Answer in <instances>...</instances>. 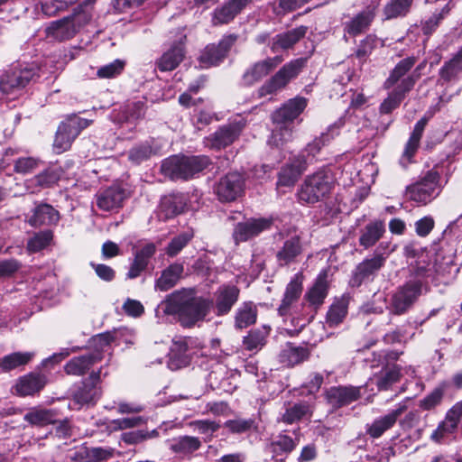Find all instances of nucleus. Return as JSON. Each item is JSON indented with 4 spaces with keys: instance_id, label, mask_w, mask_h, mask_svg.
<instances>
[{
    "instance_id": "f257e3e1",
    "label": "nucleus",
    "mask_w": 462,
    "mask_h": 462,
    "mask_svg": "<svg viewBox=\"0 0 462 462\" xmlns=\"http://www.w3.org/2000/svg\"><path fill=\"white\" fill-rule=\"evenodd\" d=\"M213 300L198 295L195 289L182 288L168 294L157 306L155 312L176 316L184 328L194 327L209 314Z\"/></svg>"
},
{
    "instance_id": "f03ea898",
    "label": "nucleus",
    "mask_w": 462,
    "mask_h": 462,
    "mask_svg": "<svg viewBox=\"0 0 462 462\" xmlns=\"http://www.w3.org/2000/svg\"><path fill=\"white\" fill-rule=\"evenodd\" d=\"M432 275L430 268L418 265L411 278L393 294L390 311L396 315L405 313L422 292L428 290V279Z\"/></svg>"
},
{
    "instance_id": "7ed1b4c3",
    "label": "nucleus",
    "mask_w": 462,
    "mask_h": 462,
    "mask_svg": "<svg viewBox=\"0 0 462 462\" xmlns=\"http://www.w3.org/2000/svg\"><path fill=\"white\" fill-rule=\"evenodd\" d=\"M307 106V99L297 97L290 99L280 109L273 114L275 128L268 140L270 145L279 147L291 139V124Z\"/></svg>"
},
{
    "instance_id": "20e7f679",
    "label": "nucleus",
    "mask_w": 462,
    "mask_h": 462,
    "mask_svg": "<svg viewBox=\"0 0 462 462\" xmlns=\"http://www.w3.org/2000/svg\"><path fill=\"white\" fill-rule=\"evenodd\" d=\"M416 59L408 57L400 60L391 72L389 78L384 82L385 88L394 87L388 97L383 100L380 106V111L383 114H389L399 106L401 102L412 88L411 79H402V77L414 66Z\"/></svg>"
},
{
    "instance_id": "39448f33",
    "label": "nucleus",
    "mask_w": 462,
    "mask_h": 462,
    "mask_svg": "<svg viewBox=\"0 0 462 462\" xmlns=\"http://www.w3.org/2000/svg\"><path fill=\"white\" fill-rule=\"evenodd\" d=\"M209 164L207 156L173 155L165 159L162 172L171 180H189L201 172Z\"/></svg>"
},
{
    "instance_id": "423d86ee",
    "label": "nucleus",
    "mask_w": 462,
    "mask_h": 462,
    "mask_svg": "<svg viewBox=\"0 0 462 462\" xmlns=\"http://www.w3.org/2000/svg\"><path fill=\"white\" fill-rule=\"evenodd\" d=\"M91 15L84 11H75L72 14L62 19L53 21L46 28L49 38L63 42L73 38L79 29L87 24Z\"/></svg>"
},
{
    "instance_id": "0eeeda50",
    "label": "nucleus",
    "mask_w": 462,
    "mask_h": 462,
    "mask_svg": "<svg viewBox=\"0 0 462 462\" xmlns=\"http://www.w3.org/2000/svg\"><path fill=\"white\" fill-rule=\"evenodd\" d=\"M332 179L324 170L308 176L298 191L300 202L314 204L323 199L331 190Z\"/></svg>"
},
{
    "instance_id": "6e6552de",
    "label": "nucleus",
    "mask_w": 462,
    "mask_h": 462,
    "mask_svg": "<svg viewBox=\"0 0 462 462\" xmlns=\"http://www.w3.org/2000/svg\"><path fill=\"white\" fill-rule=\"evenodd\" d=\"M439 174L437 171H429L416 182L406 189V196L409 199L426 205L435 199L440 193Z\"/></svg>"
},
{
    "instance_id": "1a4fd4ad",
    "label": "nucleus",
    "mask_w": 462,
    "mask_h": 462,
    "mask_svg": "<svg viewBox=\"0 0 462 462\" xmlns=\"http://www.w3.org/2000/svg\"><path fill=\"white\" fill-rule=\"evenodd\" d=\"M306 60L300 58L283 65L270 79L258 90L260 97L272 95L285 88L287 84L296 78L305 66Z\"/></svg>"
},
{
    "instance_id": "9d476101",
    "label": "nucleus",
    "mask_w": 462,
    "mask_h": 462,
    "mask_svg": "<svg viewBox=\"0 0 462 462\" xmlns=\"http://www.w3.org/2000/svg\"><path fill=\"white\" fill-rule=\"evenodd\" d=\"M388 246L386 243H380L377 250L385 249ZM386 256L376 251L371 258H365L353 271L349 283L352 287H359L363 283L372 282L377 273L384 265Z\"/></svg>"
},
{
    "instance_id": "9b49d317",
    "label": "nucleus",
    "mask_w": 462,
    "mask_h": 462,
    "mask_svg": "<svg viewBox=\"0 0 462 462\" xmlns=\"http://www.w3.org/2000/svg\"><path fill=\"white\" fill-rule=\"evenodd\" d=\"M89 125V121L78 116L69 117L62 122L56 133L53 149L61 153L67 151L79 133Z\"/></svg>"
},
{
    "instance_id": "f8f14e48",
    "label": "nucleus",
    "mask_w": 462,
    "mask_h": 462,
    "mask_svg": "<svg viewBox=\"0 0 462 462\" xmlns=\"http://www.w3.org/2000/svg\"><path fill=\"white\" fill-rule=\"evenodd\" d=\"M35 77L32 69L13 66L0 77V90L5 95H14L21 91Z\"/></svg>"
},
{
    "instance_id": "ddd939ff",
    "label": "nucleus",
    "mask_w": 462,
    "mask_h": 462,
    "mask_svg": "<svg viewBox=\"0 0 462 462\" xmlns=\"http://www.w3.org/2000/svg\"><path fill=\"white\" fill-rule=\"evenodd\" d=\"M245 123L243 119H235L221 125L215 133L205 138L207 147L220 150L232 144L241 134Z\"/></svg>"
},
{
    "instance_id": "4468645a",
    "label": "nucleus",
    "mask_w": 462,
    "mask_h": 462,
    "mask_svg": "<svg viewBox=\"0 0 462 462\" xmlns=\"http://www.w3.org/2000/svg\"><path fill=\"white\" fill-rule=\"evenodd\" d=\"M379 7V0H373L365 9L343 23L344 32L351 36H357L369 30Z\"/></svg>"
},
{
    "instance_id": "2eb2a0df",
    "label": "nucleus",
    "mask_w": 462,
    "mask_h": 462,
    "mask_svg": "<svg viewBox=\"0 0 462 462\" xmlns=\"http://www.w3.org/2000/svg\"><path fill=\"white\" fill-rule=\"evenodd\" d=\"M245 178L238 172H229L222 177L215 187L221 201H233L244 191Z\"/></svg>"
},
{
    "instance_id": "dca6fc26",
    "label": "nucleus",
    "mask_w": 462,
    "mask_h": 462,
    "mask_svg": "<svg viewBox=\"0 0 462 462\" xmlns=\"http://www.w3.org/2000/svg\"><path fill=\"white\" fill-rule=\"evenodd\" d=\"M236 41V36L228 35L224 37L217 45H208L199 56V66L203 69L217 66L226 58Z\"/></svg>"
},
{
    "instance_id": "f3484780",
    "label": "nucleus",
    "mask_w": 462,
    "mask_h": 462,
    "mask_svg": "<svg viewBox=\"0 0 462 462\" xmlns=\"http://www.w3.org/2000/svg\"><path fill=\"white\" fill-rule=\"evenodd\" d=\"M272 224V218H251L236 226L233 237L236 244L245 242L263 231L270 229Z\"/></svg>"
},
{
    "instance_id": "a211bd4d",
    "label": "nucleus",
    "mask_w": 462,
    "mask_h": 462,
    "mask_svg": "<svg viewBox=\"0 0 462 462\" xmlns=\"http://www.w3.org/2000/svg\"><path fill=\"white\" fill-rule=\"evenodd\" d=\"M343 125L344 123L340 119L333 125H329L327 132L321 134L319 138H316L311 143H308L299 156L307 160V165L312 162V161L320 152L321 148L327 145L332 139L339 134V130Z\"/></svg>"
},
{
    "instance_id": "6ab92c4d",
    "label": "nucleus",
    "mask_w": 462,
    "mask_h": 462,
    "mask_svg": "<svg viewBox=\"0 0 462 462\" xmlns=\"http://www.w3.org/2000/svg\"><path fill=\"white\" fill-rule=\"evenodd\" d=\"M404 403H399L397 407L387 414L375 419L371 424L366 425V434L373 439H378L388 430L392 429L399 417L406 411Z\"/></svg>"
},
{
    "instance_id": "aec40b11",
    "label": "nucleus",
    "mask_w": 462,
    "mask_h": 462,
    "mask_svg": "<svg viewBox=\"0 0 462 462\" xmlns=\"http://www.w3.org/2000/svg\"><path fill=\"white\" fill-rule=\"evenodd\" d=\"M302 251L303 247L299 235H293L288 237L276 252L275 257L277 264L283 267L295 263Z\"/></svg>"
},
{
    "instance_id": "412c9836",
    "label": "nucleus",
    "mask_w": 462,
    "mask_h": 462,
    "mask_svg": "<svg viewBox=\"0 0 462 462\" xmlns=\"http://www.w3.org/2000/svg\"><path fill=\"white\" fill-rule=\"evenodd\" d=\"M240 291L235 285H222L215 292L216 313L224 316L230 312L233 306L238 300Z\"/></svg>"
},
{
    "instance_id": "4be33fe9",
    "label": "nucleus",
    "mask_w": 462,
    "mask_h": 462,
    "mask_svg": "<svg viewBox=\"0 0 462 462\" xmlns=\"http://www.w3.org/2000/svg\"><path fill=\"white\" fill-rule=\"evenodd\" d=\"M282 61L281 56H275L255 62L245 71L242 79L243 84L252 86L275 69Z\"/></svg>"
},
{
    "instance_id": "5701e85b",
    "label": "nucleus",
    "mask_w": 462,
    "mask_h": 462,
    "mask_svg": "<svg viewBox=\"0 0 462 462\" xmlns=\"http://www.w3.org/2000/svg\"><path fill=\"white\" fill-rule=\"evenodd\" d=\"M439 82L456 84L462 80V46L445 61L439 71Z\"/></svg>"
},
{
    "instance_id": "b1692460",
    "label": "nucleus",
    "mask_w": 462,
    "mask_h": 462,
    "mask_svg": "<svg viewBox=\"0 0 462 462\" xmlns=\"http://www.w3.org/2000/svg\"><path fill=\"white\" fill-rule=\"evenodd\" d=\"M62 171L59 167H51L25 181L31 193H37L43 189L53 187L60 179Z\"/></svg>"
},
{
    "instance_id": "393cba45",
    "label": "nucleus",
    "mask_w": 462,
    "mask_h": 462,
    "mask_svg": "<svg viewBox=\"0 0 462 462\" xmlns=\"http://www.w3.org/2000/svg\"><path fill=\"white\" fill-rule=\"evenodd\" d=\"M359 397V388L354 386L331 387L326 392L327 401L333 408L348 405Z\"/></svg>"
},
{
    "instance_id": "a878e982",
    "label": "nucleus",
    "mask_w": 462,
    "mask_h": 462,
    "mask_svg": "<svg viewBox=\"0 0 462 462\" xmlns=\"http://www.w3.org/2000/svg\"><path fill=\"white\" fill-rule=\"evenodd\" d=\"M60 220V213L52 206L41 203L32 209V214L28 222L32 226H52Z\"/></svg>"
},
{
    "instance_id": "bb28decb",
    "label": "nucleus",
    "mask_w": 462,
    "mask_h": 462,
    "mask_svg": "<svg viewBox=\"0 0 462 462\" xmlns=\"http://www.w3.org/2000/svg\"><path fill=\"white\" fill-rule=\"evenodd\" d=\"M251 1L229 0L223 6L214 11L213 23L218 25L230 23Z\"/></svg>"
},
{
    "instance_id": "cd10ccee",
    "label": "nucleus",
    "mask_w": 462,
    "mask_h": 462,
    "mask_svg": "<svg viewBox=\"0 0 462 462\" xmlns=\"http://www.w3.org/2000/svg\"><path fill=\"white\" fill-rule=\"evenodd\" d=\"M307 27L300 26L285 32L275 35L270 43L273 52H278L291 48L305 36Z\"/></svg>"
},
{
    "instance_id": "c85d7f7f",
    "label": "nucleus",
    "mask_w": 462,
    "mask_h": 462,
    "mask_svg": "<svg viewBox=\"0 0 462 462\" xmlns=\"http://www.w3.org/2000/svg\"><path fill=\"white\" fill-rule=\"evenodd\" d=\"M125 190L119 186H112L97 195V207L105 211L113 210L122 205Z\"/></svg>"
},
{
    "instance_id": "c756f323",
    "label": "nucleus",
    "mask_w": 462,
    "mask_h": 462,
    "mask_svg": "<svg viewBox=\"0 0 462 462\" xmlns=\"http://www.w3.org/2000/svg\"><path fill=\"white\" fill-rule=\"evenodd\" d=\"M183 272V263L176 262L170 264L162 272L161 276L155 281V290L167 291L173 288L181 278Z\"/></svg>"
},
{
    "instance_id": "7c9ffc66",
    "label": "nucleus",
    "mask_w": 462,
    "mask_h": 462,
    "mask_svg": "<svg viewBox=\"0 0 462 462\" xmlns=\"http://www.w3.org/2000/svg\"><path fill=\"white\" fill-rule=\"evenodd\" d=\"M307 168V160L298 156L282 168L279 173L278 185L291 186Z\"/></svg>"
},
{
    "instance_id": "2f4dec72",
    "label": "nucleus",
    "mask_w": 462,
    "mask_h": 462,
    "mask_svg": "<svg viewBox=\"0 0 462 462\" xmlns=\"http://www.w3.org/2000/svg\"><path fill=\"white\" fill-rule=\"evenodd\" d=\"M156 246L154 244L150 243L143 245L134 254V259L127 273L129 279L138 277L148 266L150 259L154 255Z\"/></svg>"
},
{
    "instance_id": "473e14b6",
    "label": "nucleus",
    "mask_w": 462,
    "mask_h": 462,
    "mask_svg": "<svg viewBox=\"0 0 462 462\" xmlns=\"http://www.w3.org/2000/svg\"><path fill=\"white\" fill-rule=\"evenodd\" d=\"M46 383L45 375L29 374L19 379L15 385L16 393L21 396L33 395L43 389Z\"/></svg>"
},
{
    "instance_id": "72a5a7b5",
    "label": "nucleus",
    "mask_w": 462,
    "mask_h": 462,
    "mask_svg": "<svg viewBox=\"0 0 462 462\" xmlns=\"http://www.w3.org/2000/svg\"><path fill=\"white\" fill-rule=\"evenodd\" d=\"M384 233L385 226L382 221H372L360 230L359 245L365 249L371 248L383 237Z\"/></svg>"
},
{
    "instance_id": "f704fd0d",
    "label": "nucleus",
    "mask_w": 462,
    "mask_h": 462,
    "mask_svg": "<svg viewBox=\"0 0 462 462\" xmlns=\"http://www.w3.org/2000/svg\"><path fill=\"white\" fill-rule=\"evenodd\" d=\"M328 273L326 271L321 272L312 287L305 294L307 301L314 307L323 304L328 291Z\"/></svg>"
},
{
    "instance_id": "c9c22d12",
    "label": "nucleus",
    "mask_w": 462,
    "mask_h": 462,
    "mask_svg": "<svg viewBox=\"0 0 462 462\" xmlns=\"http://www.w3.org/2000/svg\"><path fill=\"white\" fill-rule=\"evenodd\" d=\"M188 340L186 338L174 339L170 352L169 367L171 370L186 366L189 363L188 352Z\"/></svg>"
},
{
    "instance_id": "e433bc0d",
    "label": "nucleus",
    "mask_w": 462,
    "mask_h": 462,
    "mask_svg": "<svg viewBox=\"0 0 462 462\" xmlns=\"http://www.w3.org/2000/svg\"><path fill=\"white\" fill-rule=\"evenodd\" d=\"M271 328L265 325L250 330L248 334L243 337L242 343L244 348L247 351L257 353L265 346Z\"/></svg>"
},
{
    "instance_id": "4c0bfd02",
    "label": "nucleus",
    "mask_w": 462,
    "mask_h": 462,
    "mask_svg": "<svg viewBox=\"0 0 462 462\" xmlns=\"http://www.w3.org/2000/svg\"><path fill=\"white\" fill-rule=\"evenodd\" d=\"M257 314V307L253 301L243 302L235 312V328L244 329L254 324Z\"/></svg>"
},
{
    "instance_id": "58836bf2",
    "label": "nucleus",
    "mask_w": 462,
    "mask_h": 462,
    "mask_svg": "<svg viewBox=\"0 0 462 462\" xmlns=\"http://www.w3.org/2000/svg\"><path fill=\"white\" fill-rule=\"evenodd\" d=\"M100 371L91 374L92 383H85L74 394V400L80 405H93L100 397V390L94 384L98 381Z\"/></svg>"
},
{
    "instance_id": "ea45409f",
    "label": "nucleus",
    "mask_w": 462,
    "mask_h": 462,
    "mask_svg": "<svg viewBox=\"0 0 462 462\" xmlns=\"http://www.w3.org/2000/svg\"><path fill=\"white\" fill-rule=\"evenodd\" d=\"M101 361L100 355L86 354L69 360L65 365V372L68 374L82 375L94 364Z\"/></svg>"
},
{
    "instance_id": "a19ab883",
    "label": "nucleus",
    "mask_w": 462,
    "mask_h": 462,
    "mask_svg": "<svg viewBox=\"0 0 462 462\" xmlns=\"http://www.w3.org/2000/svg\"><path fill=\"white\" fill-rule=\"evenodd\" d=\"M184 57V49L181 43L174 44L165 51L157 60L156 64L161 71H171L175 69Z\"/></svg>"
},
{
    "instance_id": "79ce46f5",
    "label": "nucleus",
    "mask_w": 462,
    "mask_h": 462,
    "mask_svg": "<svg viewBox=\"0 0 462 462\" xmlns=\"http://www.w3.org/2000/svg\"><path fill=\"white\" fill-rule=\"evenodd\" d=\"M169 448L175 454L188 456L201 447L200 440L192 436H180L168 442Z\"/></svg>"
},
{
    "instance_id": "37998d69",
    "label": "nucleus",
    "mask_w": 462,
    "mask_h": 462,
    "mask_svg": "<svg viewBox=\"0 0 462 462\" xmlns=\"http://www.w3.org/2000/svg\"><path fill=\"white\" fill-rule=\"evenodd\" d=\"M401 378V368L395 364L383 365L380 374L374 378L379 391H387Z\"/></svg>"
},
{
    "instance_id": "c03bdc74",
    "label": "nucleus",
    "mask_w": 462,
    "mask_h": 462,
    "mask_svg": "<svg viewBox=\"0 0 462 462\" xmlns=\"http://www.w3.org/2000/svg\"><path fill=\"white\" fill-rule=\"evenodd\" d=\"M309 355L306 347L287 344L280 352L279 361L286 366H293L308 359Z\"/></svg>"
},
{
    "instance_id": "a18cd8bd",
    "label": "nucleus",
    "mask_w": 462,
    "mask_h": 462,
    "mask_svg": "<svg viewBox=\"0 0 462 462\" xmlns=\"http://www.w3.org/2000/svg\"><path fill=\"white\" fill-rule=\"evenodd\" d=\"M23 420L32 426L42 427L55 423L56 413L53 410L33 407L25 413Z\"/></svg>"
},
{
    "instance_id": "49530a36",
    "label": "nucleus",
    "mask_w": 462,
    "mask_h": 462,
    "mask_svg": "<svg viewBox=\"0 0 462 462\" xmlns=\"http://www.w3.org/2000/svg\"><path fill=\"white\" fill-rule=\"evenodd\" d=\"M33 357L32 352H14L0 359V368L8 372L27 365Z\"/></svg>"
},
{
    "instance_id": "de8ad7c7",
    "label": "nucleus",
    "mask_w": 462,
    "mask_h": 462,
    "mask_svg": "<svg viewBox=\"0 0 462 462\" xmlns=\"http://www.w3.org/2000/svg\"><path fill=\"white\" fill-rule=\"evenodd\" d=\"M413 0H391L383 7L385 20L403 17L410 12Z\"/></svg>"
},
{
    "instance_id": "09e8293b",
    "label": "nucleus",
    "mask_w": 462,
    "mask_h": 462,
    "mask_svg": "<svg viewBox=\"0 0 462 462\" xmlns=\"http://www.w3.org/2000/svg\"><path fill=\"white\" fill-rule=\"evenodd\" d=\"M451 11L450 3L446 4L440 10L435 11L422 23L424 34H431L439 25V23L448 15Z\"/></svg>"
},
{
    "instance_id": "8fccbe9b",
    "label": "nucleus",
    "mask_w": 462,
    "mask_h": 462,
    "mask_svg": "<svg viewBox=\"0 0 462 462\" xmlns=\"http://www.w3.org/2000/svg\"><path fill=\"white\" fill-rule=\"evenodd\" d=\"M193 233L191 231H185L175 236L165 248V254L169 257H175L191 241Z\"/></svg>"
},
{
    "instance_id": "3c124183",
    "label": "nucleus",
    "mask_w": 462,
    "mask_h": 462,
    "mask_svg": "<svg viewBox=\"0 0 462 462\" xmlns=\"http://www.w3.org/2000/svg\"><path fill=\"white\" fill-rule=\"evenodd\" d=\"M446 391V384L441 383L434 388L429 394H427L419 402V406L425 411H430L439 406L444 397Z\"/></svg>"
},
{
    "instance_id": "603ef678",
    "label": "nucleus",
    "mask_w": 462,
    "mask_h": 462,
    "mask_svg": "<svg viewBox=\"0 0 462 462\" xmlns=\"http://www.w3.org/2000/svg\"><path fill=\"white\" fill-rule=\"evenodd\" d=\"M115 337L112 333L106 332L99 334L92 337L91 345L94 347V351L90 354L100 355L101 360L103 359V354L111 353V342L114 341Z\"/></svg>"
},
{
    "instance_id": "864d4df0",
    "label": "nucleus",
    "mask_w": 462,
    "mask_h": 462,
    "mask_svg": "<svg viewBox=\"0 0 462 462\" xmlns=\"http://www.w3.org/2000/svg\"><path fill=\"white\" fill-rule=\"evenodd\" d=\"M403 250H404V255L407 258L418 259V261L416 262V265L412 267L411 274L414 273V271L418 265L428 266L429 268L433 270V268L431 267V264L430 263H426V258H427L426 251L422 247L419 246V245H417L413 242L409 243L408 245H406L404 246ZM432 272L434 273V271H432Z\"/></svg>"
},
{
    "instance_id": "5fc2aeb1",
    "label": "nucleus",
    "mask_w": 462,
    "mask_h": 462,
    "mask_svg": "<svg viewBox=\"0 0 462 462\" xmlns=\"http://www.w3.org/2000/svg\"><path fill=\"white\" fill-rule=\"evenodd\" d=\"M115 448L110 447H92L85 448L87 462H102L114 457Z\"/></svg>"
},
{
    "instance_id": "6e6d98bb",
    "label": "nucleus",
    "mask_w": 462,
    "mask_h": 462,
    "mask_svg": "<svg viewBox=\"0 0 462 462\" xmlns=\"http://www.w3.org/2000/svg\"><path fill=\"white\" fill-rule=\"evenodd\" d=\"M422 133L423 132L421 130L414 126V129L405 145V149L401 159V162L403 165L409 163L411 162V159L417 152L420 138L422 136Z\"/></svg>"
},
{
    "instance_id": "4d7b16f0",
    "label": "nucleus",
    "mask_w": 462,
    "mask_h": 462,
    "mask_svg": "<svg viewBox=\"0 0 462 462\" xmlns=\"http://www.w3.org/2000/svg\"><path fill=\"white\" fill-rule=\"evenodd\" d=\"M52 237L53 235L51 231L39 232L28 240L27 249L32 253L39 252L49 245Z\"/></svg>"
},
{
    "instance_id": "13d9d810",
    "label": "nucleus",
    "mask_w": 462,
    "mask_h": 462,
    "mask_svg": "<svg viewBox=\"0 0 462 462\" xmlns=\"http://www.w3.org/2000/svg\"><path fill=\"white\" fill-rule=\"evenodd\" d=\"M309 411V405L304 402L294 403L289 406L282 414V421L291 424L299 421Z\"/></svg>"
},
{
    "instance_id": "bf43d9fd",
    "label": "nucleus",
    "mask_w": 462,
    "mask_h": 462,
    "mask_svg": "<svg viewBox=\"0 0 462 462\" xmlns=\"http://www.w3.org/2000/svg\"><path fill=\"white\" fill-rule=\"evenodd\" d=\"M457 424L451 419L445 416L444 420L439 423L437 429L432 432L430 439L434 442L441 443L444 438L456 431Z\"/></svg>"
},
{
    "instance_id": "052dcab7",
    "label": "nucleus",
    "mask_w": 462,
    "mask_h": 462,
    "mask_svg": "<svg viewBox=\"0 0 462 462\" xmlns=\"http://www.w3.org/2000/svg\"><path fill=\"white\" fill-rule=\"evenodd\" d=\"M125 66L123 60H115L113 62L100 67L97 71V76L100 79H113L122 73Z\"/></svg>"
},
{
    "instance_id": "680f3d73",
    "label": "nucleus",
    "mask_w": 462,
    "mask_h": 462,
    "mask_svg": "<svg viewBox=\"0 0 462 462\" xmlns=\"http://www.w3.org/2000/svg\"><path fill=\"white\" fill-rule=\"evenodd\" d=\"M378 38L374 34L366 35L359 43L355 55L361 60H365L376 47Z\"/></svg>"
},
{
    "instance_id": "e2e57ef3",
    "label": "nucleus",
    "mask_w": 462,
    "mask_h": 462,
    "mask_svg": "<svg viewBox=\"0 0 462 462\" xmlns=\"http://www.w3.org/2000/svg\"><path fill=\"white\" fill-rule=\"evenodd\" d=\"M346 312V306L344 302H337L333 304L328 311L327 323L329 327L337 326L343 321Z\"/></svg>"
},
{
    "instance_id": "0e129e2a",
    "label": "nucleus",
    "mask_w": 462,
    "mask_h": 462,
    "mask_svg": "<svg viewBox=\"0 0 462 462\" xmlns=\"http://www.w3.org/2000/svg\"><path fill=\"white\" fill-rule=\"evenodd\" d=\"M161 211L164 213L166 218L172 217L183 210V205L180 201H177L175 198H164L160 206Z\"/></svg>"
},
{
    "instance_id": "69168bd1",
    "label": "nucleus",
    "mask_w": 462,
    "mask_h": 462,
    "mask_svg": "<svg viewBox=\"0 0 462 462\" xmlns=\"http://www.w3.org/2000/svg\"><path fill=\"white\" fill-rule=\"evenodd\" d=\"M41 161L33 157H22L15 161L14 171L20 174H28L36 170Z\"/></svg>"
},
{
    "instance_id": "338daca9",
    "label": "nucleus",
    "mask_w": 462,
    "mask_h": 462,
    "mask_svg": "<svg viewBox=\"0 0 462 462\" xmlns=\"http://www.w3.org/2000/svg\"><path fill=\"white\" fill-rule=\"evenodd\" d=\"M254 425V420L251 419H235L228 420L225 422L224 426L230 432L241 434L249 431Z\"/></svg>"
},
{
    "instance_id": "774afa93",
    "label": "nucleus",
    "mask_w": 462,
    "mask_h": 462,
    "mask_svg": "<svg viewBox=\"0 0 462 462\" xmlns=\"http://www.w3.org/2000/svg\"><path fill=\"white\" fill-rule=\"evenodd\" d=\"M299 438L293 439L292 438L287 435H280L276 440H274L272 444L273 448V451L276 452L278 449L289 453L295 448L298 445Z\"/></svg>"
}]
</instances>
